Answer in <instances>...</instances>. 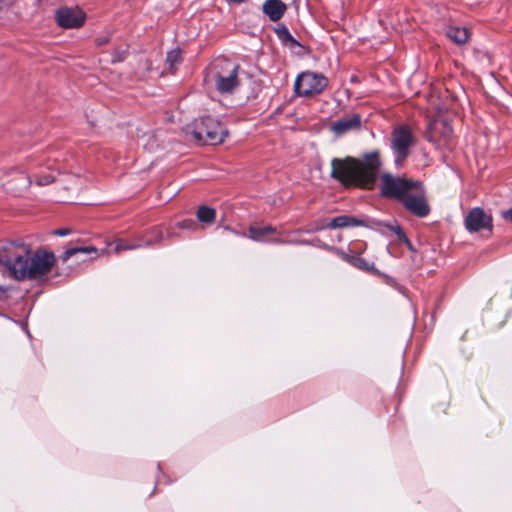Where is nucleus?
<instances>
[{"label": "nucleus", "mask_w": 512, "mask_h": 512, "mask_svg": "<svg viewBox=\"0 0 512 512\" xmlns=\"http://www.w3.org/2000/svg\"><path fill=\"white\" fill-rule=\"evenodd\" d=\"M53 181H54V177L52 175L48 174V175L39 177L36 182L38 185L44 186V185H48V184L52 183Z\"/></svg>", "instance_id": "b1692460"}, {"label": "nucleus", "mask_w": 512, "mask_h": 512, "mask_svg": "<svg viewBox=\"0 0 512 512\" xmlns=\"http://www.w3.org/2000/svg\"><path fill=\"white\" fill-rule=\"evenodd\" d=\"M27 181H28V185H30L31 184L30 178H27Z\"/></svg>", "instance_id": "c756f323"}, {"label": "nucleus", "mask_w": 512, "mask_h": 512, "mask_svg": "<svg viewBox=\"0 0 512 512\" xmlns=\"http://www.w3.org/2000/svg\"><path fill=\"white\" fill-rule=\"evenodd\" d=\"M381 167L378 151L364 156L362 160L346 157L331 160V177L345 187L372 189Z\"/></svg>", "instance_id": "f03ea898"}, {"label": "nucleus", "mask_w": 512, "mask_h": 512, "mask_svg": "<svg viewBox=\"0 0 512 512\" xmlns=\"http://www.w3.org/2000/svg\"><path fill=\"white\" fill-rule=\"evenodd\" d=\"M278 36L280 39H282L283 41H290V42H295L292 35L290 34V32L288 31V29L285 27V26H282L280 28H278L276 30Z\"/></svg>", "instance_id": "4be33fe9"}, {"label": "nucleus", "mask_w": 512, "mask_h": 512, "mask_svg": "<svg viewBox=\"0 0 512 512\" xmlns=\"http://www.w3.org/2000/svg\"><path fill=\"white\" fill-rule=\"evenodd\" d=\"M360 124L361 117L358 114H352L335 121L331 126V130L337 135H342L351 130L358 129Z\"/></svg>", "instance_id": "f8f14e48"}, {"label": "nucleus", "mask_w": 512, "mask_h": 512, "mask_svg": "<svg viewBox=\"0 0 512 512\" xmlns=\"http://www.w3.org/2000/svg\"><path fill=\"white\" fill-rule=\"evenodd\" d=\"M403 207L416 217L424 218L430 213V205L423 184L415 186L401 201Z\"/></svg>", "instance_id": "0eeeda50"}, {"label": "nucleus", "mask_w": 512, "mask_h": 512, "mask_svg": "<svg viewBox=\"0 0 512 512\" xmlns=\"http://www.w3.org/2000/svg\"><path fill=\"white\" fill-rule=\"evenodd\" d=\"M347 259L355 267L367 269L366 263H365V261L362 258H359V257H349Z\"/></svg>", "instance_id": "5701e85b"}, {"label": "nucleus", "mask_w": 512, "mask_h": 512, "mask_svg": "<svg viewBox=\"0 0 512 512\" xmlns=\"http://www.w3.org/2000/svg\"><path fill=\"white\" fill-rule=\"evenodd\" d=\"M453 135V129L445 119H436L430 125L429 140L439 144L448 143Z\"/></svg>", "instance_id": "9b49d317"}, {"label": "nucleus", "mask_w": 512, "mask_h": 512, "mask_svg": "<svg viewBox=\"0 0 512 512\" xmlns=\"http://www.w3.org/2000/svg\"><path fill=\"white\" fill-rule=\"evenodd\" d=\"M186 134L197 144H221L228 136V130L221 122L212 117H204L194 120L187 126Z\"/></svg>", "instance_id": "20e7f679"}, {"label": "nucleus", "mask_w": 512, "mask_h": 512, "mask_svg": "<svg viewBox=\"0 0 512 512\" xmlns=\"http://www.w3.org/2000/svg\"><path fill=\"white\" fill-rule=\"evenodd\" d=\"M179 227L191 229L193 227H196V223L193 220H185V221L179 223Z\"/></svg>", "instance_id": "a878e982"}, {"label": "nucleus", "mask_w": 512, "mask_h": 512, "mask_svg": "<svg viewBox=\"0 0 512 512\" xmlns=\"http://www.w3.org/2000/svg\"><path fill=\"white\" fill-rule=\"evenodd\" d=\"M151 238L144 240L142 238L143 246H152L163 239V228L160 226L154 227L149 231Z\"/></svg>", "instance_id": "aec40b11"}, {"label": "nucleus", "mask_w": 512, "mask_h": 512, "mask_svg": "<svg viewBox=\"0 0 512 512\" xmlns=\"http://www.w3.org/2000/svg\"><path fill=\"white\" fill-rule=\"evenodd\" d=\"M229 2H234V3H241L243 2L244 0H228Z\"/></svg>", "instance_id": "c85d7f7f"}, {"label": "nucleus", "mask_w": 512, "mask_h": 512, "mask_svg": "<svg viewBox=\"0 0 512 512\" xmlns=\"http://www.w3.org/2000/svg\"><path fill=\"white\" fill-rule=\"evenodd\" d=\"M216 218V211L208 206H201L197 211V219L206 224H211Z\"/></svg>", "instance_id": "6ab92c4d"}, {"label": "nucleus", "mask_w": 512, "mask_h": 512, "mask_svg": "<svg viewBox=\"0 0 512 512\" xmlns=\"http://www.w3.org/2000/svg\"><path fill=\"white\" fill-rule=\"evenodd\" d=\"M465 227L471 233L482 230L491 233L493 229L492 217L479 207L473 208L465 218Z\"/></svg>", "instance_id": "1a4fd4ad"}, {"label": "nucleus", "mask_w": 512, "mask_h": 512, "mask_svg": "<svg viewBox=\"0 0 512 512\" xmlns=\"http://www.w3.org/2000/svg\"><path fill=\"white\" fill-rule=\"evenodd\" d=\"M56 20L63 28H79L84 24L85 15L81 10L62 8L58 10Z\"/></svg>", "instance_id": "9d476101"}, {"label": "nucleus", "mask_w": 512, "mask_h": 512, "mask_svg": "<svg viewBox=\"0 0 512 512\" xmlns=\"http://www.w3.org/2000/svg\"><path fill=\"white\" fill-rule=\"evenodd\" d=\"M56 262L54 253L44 249L32 252L31 246L13 241L0 250V264L16 280H37L48 274Z\"/></svg>", "instance_id": "f257e3e1"}, {"label": "nucleus", "mask_w": 512, "mask_h": 512, "mask_svg": "<svg viewBox=\"0 0 512 512\" xmlns=\"http://www.w3.org/2000/svg\"><path fill=\"white\" fill-rule=\"evenodd\" d=\"M70 229L68 228H60V229H56L53 231V234L54 235H57V236H66L68 234H70Z\"/></svg>", "instance_id": "bb28decb"}, {"label": "nucleus", "mask_w": 512, "mask_h": 512, "mask_svg": "<svg viewBox=\"0 0 512 512\" xmlns=\"http://www.w3.org/2000/svg\"><path fill=\"white\" fill-rule=\"evenodd\" d=\"M287 7L281 0H266L263 4V12L271 21H278L282 18Z\"/></svg>", "instance_id": "4468645a"}, {"label": "nucleus", "mask_w": 512, "mask_h": 512, "mask_svg": "<svg viewBox=\"0 0 512 512\" xmlns=\"http://www.w3.org/2000/svg\"><path fill=\"white\" fill-rule=\"evenodd\" d=\"M107 244L112 245V243H107ZM113 245H114V248L112 251H110V253L120 254L123 251L134 250V249L143 247L142 237H137L134 242L126 240V239L118 238L113 242ZM106 253L109 254V252H106Z\"/></svg>", "instance_id": "dca6fc26"}, {"label": "nucleus", "mask_w": 512, "mask_h": 512, "mask_svg": "<svg viewBox=\"0 0 512 512\" xmlns=\"http://www.w3.org/2000/svg\"><path fill=\"white\" fill-rule=\"evenodd\" d=\"M363 225V221L347 215H341L338 217L333 218L328 224L318 226L315 229H324V228H330V229H337V228H346V227H353V226H360Z\"/></svg>", "instance_id": "2eb2a0df"}, {"label": "nucleus", "mask_w": 512, "mask_h": 512, "mask_svg": "<svg viewBox=\"0 0 512 512\" xmlns=\"http://www.w3.org/2000/svg\"><path fill=\"white\" fill-rule=\"evenodd\" d=\"M414 144L415 137L408 126H399L393 130L391 134V148L396 166H402V163L410 154V148Z\"/></svg>", "instance_id": "423d86ee"}, {"label": "nucleus", "mask_w": 512, "mask_h": 512, "mask_svg": "<svg viewBox=\"0 0 512 512\" xmlns=\"http://www.w3.org/2000/svg\"><path fill=\"white\" fill-rule=\"evenodd\" d=\"M446 35L456 44H464L469 39V31L464 27L449 26L446 29Z\"/></svg>", "instance_id": "f3484780"}, {"label": "nucleus", "mask_w": 512, "mask_h": 512, "mask_svg": "<svg viewBox=\"0 0 512 512\" xmlns=\"http://www.w3.org/2000/svg\"><path fill=\"white\" fill-rule=\"evenodd\" d=\"M328 85V79L320 74L304 72L295 81L294 89L298 96L320 94Z\"/></svg>", "instance_id": "6e6552de"}, {"label": "nucleus", "mask_w": 512, "mask_h": 512, "mask_svg": "<svg viewBox=\"0 0 512 512\" xmlns=\"http://www.w3.org/2000/svg\"><path fill=\"white\" fill-rule=\"evenodd\" d=\"M238 71L237 64L221 58L213 63L205 81L221 94L232 93L239 86Z\"/></svg>", "instance_id": "7ed1b4c3"}, {"label": "nucleus", "mask_w": 512, "mask_h": 512, "mask_svg": "<svg viewBox=\"0 0 512 512\" xmlns=\"http://www.w3.org/2000/svg\"><path fill=\"white\" fill-rule=\"evenodd\" d=\"M77 253L90 254L94 253L97 255L98 250L94 246H85V247H69L67 248L63 255L61 256L62 261L67 262L72 256Z\"/></svg>", "instance_id": "a211bd4d"}, {"label": "nucleus", "mask_w": 512, "mask_h": 512, "mask_svg": "<svg viewBox=\"0 0 512 512\" xmlns=\"http://www.w3.org/2000/svg\"><path fill=\"white\" fill-rule=\"evenodd\" d=\"M390 229L397 234V236L399 237L400 240H404L405 242L408 243V239L406 238L405 233L403 232L402 228L398 224H396L394 226H390Z\"/></svg>", "instance_id": "393cba45"}, {"label": "nucleus", "mask_w": 512, "mask_h": 512, "mask_svg": "<svg viewBox=\"0 0 512 512\" xmlns=\"http://www.w3.org/2000/svg\"><path fill=\"white\" fill-rule=\"evenodd\" d=\"M380 181L381 194L385 197L397 199L398 201H401L415 186H419V181L394 176L390 173H384Z\"/></svg>", "instance_id": "39448f33"}, {"label": "nucleus", "mask_w": 512, "mask_h": 512, "mask_svg": "<svg viewBox=\"0 0 512 512\" xmlns=\"http://www.w3.org/2000/svg\"><path fill=\"white\" fill-rule=\"evenodd\" d=\"M505 219L510 220L512 222V209L505 211L503 213Z\"/></svg>", "instance_id": "cd10ccee"}, {"label": "nucleus", "mask_w": 512, "mask_h": 512, "mask_svg": "<svg viewBox=\"0 0 512 512\" xmlns=\"http://www.w3.org/2000/svg\"><path fill=\"white\" fill-rule=\"evenodd\" d=\"M181 52L179 49L171 50L167 53V63L169 64L170 70L173 72L177 65L181 62Z\"/></svg>", "instance_id": "412c9836"}, {"label": "nucleus", "mask_w": 512, "mask_h": 512, "mask_svg": "<svg viewBox=\"0 0 512 512\" xmlns=\"http://www.w3.org/2000/svg\"><path fill=\"white\" fill-rule=\"evenodd\" d=\"M248 232H249V238L256 242L272 241L275 243H283L282 240L268 238L270 235H273L277 232L276 228L271 225H266V226L251 225L248 229Z\"/></svg>", "instance_id": "ddd939ff"}]
</instances>
